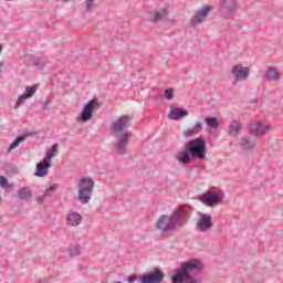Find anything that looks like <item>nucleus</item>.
Masks as SVG:
<instances>
[{"instance_id":"26","label":"nucleus","mask_w":283,"mask_h":283,"mask_svg":"<svg viewBox=\"0 0 283 283\" xmlns=\"http://www.w3.org/2000/svg\"><path fill=\"white\" fill-rule=\"evenodd\" d=\"M0 187H2L3 189H12V187H14L13 184H9L8 179L3 176H0Z\"/></svg>"},{"instance_id":"20","label":"nucleus","mask_w":283,"mask_h":283,"mask_svg":"<svg viewBox=\"0 0 283 283\" xmlns=\"http://www.w3.org/2000/svg\"><path fill=\"white\" fill-rule=\"evenodd\" d=\"M78 189H90L91 191L94 192V179L90 178V177H83L80 179L78 182Z\"/></svg>"},{"instance_id":"11","label":"nucleus","mask_w":283,"mask_h":283,"mask_svg":"<svg viewBox=\"0 0 283 283\" xmlns=\"http://www.w3.org/2000/svg\"><path fill=\"white\" fill-rule=\"evenodd\" d=\"M231 74L234 76V83H239V81H247V78H249L251 69L242 66L241 64H237L232 67Z\"/></svg>"},{"instance_id":"18","label":"nucleus","mask_w":283,"mask_h":283,"mask_svg":"<svg viewBox=\"0 0 283 283\" xmlns=\"http://www.w3.org/2000/svg\"><path fill=\"white\" fill-rule=\"evenodd\" d=\"M239 147L242 151H253L255 149V140H251L249 137H241Z\"/></svg>"},{"instance_id":"1","label":"nucleus","mask_w":283,"mask_h":283,"mask_svg":"<svg viewBox=\"0 0 283 283\" xmlns=\"http://www.w3.org/2000/svg\"><path fill=\"white\" fill-rule=\"evenodd\" d=\"M207 158V140L196 137L185 144L184 149L178 150L176 160L180 165H190L191 160H205Z\"/></svg>"},{"instance_id":"15","label":"nucleus","mask_w":283,"mask_h":283,"mask_svg":"<svg viewBox=\"0 0 283 283\" xmlns=\"http://www.w3.org/2000/svg\"><path fill=\"white\" fill-rule=\"evenodd\" d=\"M92 188H78V201L87 205L92 200Z\"/></svg>"},{"instance_id":"39","label":"nucleus","mask_w":283,"mask_h":283,"mask_svg":"<svg viewBox=\"0 0 283 283\" xmlns=\"http://www.w3.org/2000/svg\"><path fill=\"white\" fill-rule=\"evenodd\" d=\"M116 283H123V282H120V281H117Z\"/></svg>"},{"instance_id":"13","label":"nucleus","mask_w":283,"mask_h":283,"mask_svg":"<svg viewBox=\"0 0 283 283\" xmlns=\"http://www.w3.org/2000/svg\"><path fill=\"white\" fill-rule=\"evenodd\" d=\"M238 8L237 0H221L220 12L221 14H232Z\"/></svg>"},{"instance_id":"4","label":"nucleus","mask_w":283,"mask_h":283,"mask_svg":"<svg viewBox=\"0 0 283 283\" xmlns=\"http://www.w3.org/2000/svg\"><path fill=\"white\" fill-rule=\"evenodd\" d=\"M202 271V262L198 259L181 262L180 266L175 270L171 276L172 283H201L199 277L191 275V273H200Z\"/></svg>"},{"instance_id":"36","label":"nucleus","mask_w":283,"mask_h":283,"mask_svg":"<svg viewBox=\"0 0 283 283\" xmlns=\"http://www.w3.org/2000/svg\"><path fill=\"white\" fill-rule=\"evenodd\" d=\"M45 198H46L45 195L38 197L39 205H43V202H45Z\"/></svg>"},{"instance_id":"35","label":"nucleus","mask_w":283,"mask_h":283,"mask_svg":"<svg viewBox=\"0 0 283 283\" xmlns=\"http://www.w3.org/2000/svg\"><path fill=\"white\" fill-rule=\"evenodd\" d=\"M192 128H193L195 130H197V134H200V132H202V122H197V123L192 126Z\"/></svg>"},{"instance_id":"2","label":"nucleus","mask_w":283,"mask_h":283,"mask_svg":"<svg viewBox=\"0 0 283 283\" xmlns=\"http://www.w3.org/2000/svg\"><path fill=\"white\" fill-rule=\"evenodd\" d=\"M132 118L127 115H123L118 117L111 125V132L116 135L117 142L113 144L114 149L117 151L119 156H125L127 154V147H129V138H132V132L129 129V123Z\"/></svg>"},{"instance_id":"34","label":"nucleus","mask_w":283,"mask_h":283,"mask_svg":"<svg viewBox=\"0 0 283 283\" xmlns=\"http://www.w3.org/2000/svg\"><path fill=\"white\" fill-rule=\"evenodd\" d=\"M85 6H86V12H91L92 7L94 6V0H85Z\"/></svg>"},{"instance_id":"23","label":"nucleus","mask_w":283,"mask_h":283,"mask_svg":"<svg viewBox=\"0 0 283 283\" xmlns=\"http://www.w3.org/2000/svg\"><path fill=\"white\" fill-rule=\"evenodd\" d=\"M18 196L21 200H31L32 198V190H30V188L28 187H24V188H21L18 192Z\"/></svg>"},{"instance_id":"25","label":"nucleus","mask_w":283,"mask_h":283,"mask_svg":"<svg viewBox=\"0 0 283 283\" xmlns=\"http://www.w3.org/2000/svg\"><path fill=\"white\" fill-rule=\"evenodd\" d=\"M23 94L27 98H32L36 94V86H27Z\"/></svg>"},{"instance_id":"5","label":"nucleus","mask_w":283,"mask_h":283,"mask_svg":"<svg viewBox=\"0 0 283 283\" xmlns=\"http://www.w3.org/2000/svg\"><path fill=\"white\" fill-rule=\"evenodd\" d=\"M224 199V192L219 188L212 187L207 192L201 195V202L206 205V207H216L217 205H221Z\"/></svg>"},{"instance_id":"28","label":"nucleus","mask_w":283,"mask_h":283,"mask_svg":"<svg viewBox=\"0 0 283 283\" xmlns=\"http://www.w3.org/2000/svg\"><path fill=\"white\" fill-rule=\"evenodd\" d=\"M46 63L48 62L43 59H36V60H33L32 64L34 65V67H40V70H43V67H45Z\"/></svg>"},{"instance_id":"27","label":"nucleus","mask_w":283,"mask_h":283,"mask_svg":"<svg viewBox=\"0 0 283 283\" xmlns=\"http://www.w3.org/2000/svg\"><path fill=\"white\" fill-rule=\"evenodd\" d=\"M69 253L71 256L81 255V248L78 245H71L69 248Z\"/></svg>"},{"instance_id":"24","label":"nucleus","mask_w":283,"mask_h":283,"mask_svg":"<svg viewBox=\"0 0 283 283\" xmlns=\"http://www.w3.org/2000/svg\"><path fill=\"white\" fill-rule=\"evenodd\" d=\"M25 138H28V136L25 135H20L18 136L13 143L10 145L9 149L12 150V149H17V147H19V145H21V143H23V140H25Z\"/></svg>"},{"instance_id":"16","label":"nucleus","mask_w":283,"mask_h":283,"mask_svg":"<svg viewBox=\"0 0 283 283\" xmlns=\"http://www.w3.org/2000/svg\"><path fill=\"white\" fill-rule=\"evenodd\" d=\"M81 222H83V217L80 213L75 211L69 212L66 217V224H69L70 227H78Z\"/></svg>"},{"instance_id":"12","label":"nucleus","mask_w":283,"mask_h":283,"mask_svg":"<svg viewBox=\"0 0 283 283\" xmlns=\"http://www.w3.org/2000/svg\"><path fill=\"white\" fill-rule=\"evenodd\" d=\"M213 228V219L211 214L201 213L200 218L197 222V229L199 231H209V229Z\"/></svg>"},{"instance_id":"3","label":"nucleus","mask_w":283,"mask_h":283,"mask_svg":"<svg viewBox=\"0 0 283 283\" xmlns=\"http://www.w3.org/2000/svg\"><path fill=\"white\" fill-rule=\"evenodd\" d=\"M188 221L189 212L185 207L180 206L170 216L163 214L156 222V229L163 233H169V231L182 229Z\"/></svg>"},{"instance_id":"10","label":"nucleus","mask_w":283,"mask_h":283,"mask_svg":"<svg viewBox=\"0 0 283 283\" xmlns=\"http://www.w3.org/2000/svg\"><path fill=\"white\" fill-rule=\"evenodd\" d=\"M211 10H213V7L205 4L201 10L197 11L190 20L192 28L200 25V23H202L207 17H209V12H211Z\"/></svg>"},{"instance_id":"9","label":"nucleus","mask_w":283,"mask_h":283,"mask_svg":"<svg viewBox=\"0 0 283 283\" xmlns=\"http://www.w3.org/2000/svg\"><path fill=\"white\" fill-rule=\"evenodd\" d=\"M50 167H52V156L46 155L42 161L36 164L34 176L38 178H45L49 174Z\"/></svg>"},{"instance_id":"6","label":"nucleus","mask_w":283,"mask_h":283,"mask_svg":"<svg viewBox=\"0 0 283 283\" xmlns=\"http://www.w3.org/2000/svg\"><path fill=\"white\" fill-rule=\"evenodd\" d=\"M136 280H139L140 283H160L165 280V273H163L160 270H155L140 276L137 274H132L127 277L128 283H134Z\"/></svg>"},{"instance_id":"17","label":"nucleus","mask_w":283,"mask_h":283,"mask_svg":"<svg viewBox=\"0 0 283 283\" xmlns=\"http://www.w3.org/2000/svg\"><path fill=\"white\" fill-rule=\"evenodd\" d=\"M229 136H233L234 138H238L240 134H242V123L239 120H233L229 125Z\"/></svg>"},{"instance_id":"30","label":"nucleus","mask_w":283,"mask_h":283,"mask_svg":"<svg viewBox=\"0 0 283 283\" xmlns=\"http://www.w3.org/2000/svg\"><path fill=\"white\" fill-rule=\"evenodd\" d=\"M196 134H198V133L196 129H193V127L184 132L185 138H191V137L196 136Z\"/></svg>"},{"instance_id":"32","label":"nucleus","mask_w":283,"mask_h":283,"mask_svg":"<svg viewBox=\"0 0 283 283\" xmlns=\"http://www.w3.org/2000/svg\"><path fill=\"white\" fill-rule=\"evenodd\" d=\"M165 98H167V101H174V88L165 90Z\"/></svg>"},{"instance_id":"22","label":"nucleus","mask_w":283,"mask_h":283,"mask_svg":"<svg viewBox=\"0 0 283 283\" xmlns=\"http://www.w3.org/2000/svg\"><path fill=\"white\" fill-rule=\"evenodd\" d=\"M163 17H167V9H161L160 11L150 12V19L155 23L158 21H163Z\"/></svg>"},{"instance_id":"29","label":"nucleus","mask_w":283,"mask_h":283,"mask_svg":"<svg viewBox=\"0 0 283 283\" xmlns=\"http://www.w3.org/2000/svg\"><path fill=\"white\" fill-rule=\"evenodd\" d=\"M56 189H57L56 184H53L50 188H48V189L45 190L44 196H45L46 198H50V196H52V195L54 193V191H56Z\"/></svg>"},{"instance_id":"14","label":"nucleus","mask_w":283,"mask_h":283,"mask_svg":"<svg viewBox=\"0 0 283 283\" xmlns=\"http://www.w3.org/2000/svg\"><path fill=\"white\" fill-rule=\"evenodd\" d=\"M185 116H189V111L180 107L174 108V105L170 106V113L168 115L170 120H180V118H185Z\"/></svg>"},{"instance_id":"7","label":"nucleus","mask_w":283,"mask_h":283,"mask_svg":"<svg viewBox=\"0 0 283 283\" xmlns=\"http://www.w3.org/2000/svg\"><path fill=\"white\" fill-rule=\"evenodd\" d=\"M97 109H101V103H98V99L93 98L88 101L84 105L77 120H80V123H87V120H92V116H94V112H97Z\"/></svg>"},{"instance_id":"38","label":"nucleus","mask_w":283,"mask_h":283,"mask_svg":"<svg viewBox=\"0 0 283 283\" xmlns=\"http://www.w3.org/2000/svg\"><path fill=\"white\" fill-rule=\"evenodd\" d=\"M1 50H2V48H1V45H0V54H1Z\"/></svg>"},{"instance_id":"33","label":"nucleus","mask_w":283,"mask_h":283,"mask_svg":"<svg viewBox=\"0 0 283 283\" xmlns=\"http://www.w3.org/2000/svg\"><path fill=\"white\" fill-rule=\"evenodd\" d=\"M24 101H28V97L25 96V94L23 93L22 95H20L18 97L15 107H21V105H23Z\"/></svg>"},{"instance_id":"21","label":"nucleus","mask_w":283,"mask_h":283,"mask_svg":"<svg viewBox=\"0 0 283 283\" xmlns=\"http://www.w3.org/2000/svg\"><path fill=\"white\" fill-rule=\"evenodd\" d=\"M206 125H208L209 129H218L220 126V122L218 120V117L214 116H208L205 118Z\"/></svg>"},{"instance_id":"37","label":"nucleus","mask_w":283,"mask_h":283,"mask_svg":"<svg viewBox=\"0 0 283 283\" xmlns=\"http://www.w3.org/2000/svg\"><path fill=\"white\" fill-rule=\"evenodd\" d=\"M62 1H64V3H67V1H70V0H62Z\"/></svg>"},{"instance_id":"8","label":"nucleus","mask_w":283,"mask_h":283,"mask_svg":"<svg viewBox=\"0 0 283 283\" xmlns=\"http://www.w3.org/2000/svg\"><path fill=\"white\" fill-rule=\"evenodd\" d=\"M271 129V126L262 120L260 122H253L250 124V136H253L254 138H262L266 132Z\"/></svg>"},{"instance_id":"31","label":"nucleus","mask_w":283,"mask_h":283,"mask_svg":"<svg viewBox=\"0 0 283 283\" xmlns=\"http://www.w3.org/2000/svg\"><path fill=\"white\" fill-rule=\"evenodd\" d=\"M59 154V144H53L51 147V153L46 156H51V159Z\"/></svg>"},{"instance_id":"19","label":"nucleus","mask_w":283,"mask_h":283,"mask_svg":"<svg viewBox=\"0 0 283 283\" xmlns=\"http://www.w3.org/2000/svg\"><path fill=\"white\" fill-rule=\"evenodd\" d=\"M264 78H266V81H275V82H277V81H280L281 75H280V72H277V69H275L273 66H270L265 71Z\"/></svg>"}]
</instances>
